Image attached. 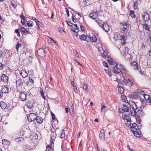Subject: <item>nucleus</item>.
Instances as JSON below:
<instances>
[{
	"mask_svg": "<svg viewBox=\"0 0 151 151\" xmlns=\"http://www.w3.org/2000/svg\"><path fill=\"white\" fill-rule=\"evenodd\" d=\"M122 110H123L122 112H122H124V115L125 114H126V112H128L129 111L128 109V108L127 106L126 105H124L122 107Z\"/></svg>",
	"mask_w": 151,
	"mask_h": 151,
	"instance_id": "nucleus-17",
	"label": "nucleus"
},
{
	"mask_svg": "<svg viewBox=\"0 0 151 151\" xmlns=\"http://www.w3.org/2000/svg\"><path fill=\"white\" fill-rule=\"evenodd\" d=\"M117 64H116V65L112 69V72L113 73L116 74H118L121 71V70L117 67Z\"/></svg>",
	"mask_w": 151,
	"mask_h": 151,
	"instance_id": "nucleus-5",
	"label": "nucleus"
},
{
	"mask_svg": "<svg viewBox=\"0 0 151 151\" xmlns=\"http://www.w3.org/2000/svg\"><path fill=\"white\" fill-rule=\"evenodd\" d=\"M124 58L127 60H132L131 55L129 53L125 54Z\"/></svg>",
	"mask_w": 151,
	"mask_h": 151,
	"instance_id": "nucleus-22",
	"label": "nucleus"
},
{
	"mask_svg": "<svg viewBox=\"0 0 151 151\" xmlns=\"http://www.w3.org/2000/svg\"><path fill=\"white\" fill-rule=\"evenodd\" d=\"M99 137L103 140H105L104 130L103 129L101 130L99 134Z\"/></svg>",
	"mask_w": 151,
	"mask_h": 151,
	"instance_id": "nucleus-13",
	"label": "nucleus"
},
{
	"mask_svg": "<svg viewBox=\"0 0 151 151\" xmlns=\"http://www.w3.org/2000/svg\"><path fill=\"white\" fill-rule=\"evenodd\" d=\"M34 83L33 80L31 78H29L28 81L27 82V85H32Z\"/></svg>",
	"mask_w": 151,
	"mask_h": 151,
	"instance_id": "nucleus-33",
	"label": "nucleus"
},
{
	"mask_svg": "<svg viewBox=\"0 0 151 151\" xmlns=\"http://www.w3.org/2000/svg\"><path fill=\"white\" fill-rule=\"evenodd\" d=\"M142 17L144 22L148 21L150 19V15L147 12H143L142 14Z\"/></svg>",
	"mask_w": 151,
	"mask_h": 151,
	"instance_id": "nucleus-2",
	"label": "nucleus"
},
{
	"mask_svg": "<svg viewBox=\"0 0 151 151\" xmlns=\"http://www.w3.org/2000/svg\"><path fill=\"white\" fill-rule=\"evenodd\" d=\"M21 44H20L18 42L16 46V48L17 50L18 51V49L19 47H20L21 46Z\"/></svg>",
	"mask_w": 151,
	"mask_h": 151,
	"instance_id": "nucleus-44",
	"label": "nucleus"
},
{
	"mask_svg": "<svg viewBox=\"0 0 151 151\" xmlns=\"http://www.w3.org/2000/svg\"><path fill=\"white\" fill-rule=\"evenodd\" d=\"M50 39L52 40V41L56 45H58V43L54 39H53L52 38H50Z\"/></svg>",
	"mask_w": 151,
	"mask_h": 151,
	"instance_id": "nucleus-59",
	"label": "nucleus"
},
{
	"mask_svg": "<svg viewBox=\"0 0 151 151\" xmlns=\"http://www.w3.org/2000/svg\"><path fill=\"white\" fill-rule=\"evenodd\" d=\"M123 51L125 54H126L128 53V52L129 51V50L128 48L127 47H125L123 50Z\"/></svg>",
	"mask_w": 151,
	"mask_h": 151,
	"instance_id": "nucleus-45",
	"label": "nucleus"
},
{
	"mask_svg": "<svg viewBox=\"0 0 151 151\" xmlns=\"http://www.w3.org/2000/svg\"><path fill=\"white\" fill-rule=\"evenodd\" d=\"M34 103V101L33 99L29 100L26 104L27 107L29 109H31L33 107Z\"/></svg>",
	"mask_w": 151,
	"mask_h": 151,
	"instance_id": "nucleus-6",
	"label": "nucleus"
},
{
	"mask_svg": "<svg viewBox=\"0 0 151 151\" xmlns=\"http://www.w3.org/2000/svg\"><path fill=\"white\" fill-rule=\"evenodd\" d=\"M37 115L34 113H30L29 115L27 116V119L29 122L34 121L35 120Z\"/></svg>",
	"mask_w": 151,
	"mask_h": 151,
	"instance_id": "nucleus-3",
	"label": "nucleus"
},
{
	"mask_svg": "<svg viewBox=\"0 0 151 151\" xmlns=\"http://www.w3.org/2000/svg\"><path fill=\"white\" fill-rule=\"evenodd\" d=\"M80 28L81 30L83 32L85 31L86 30V29L82 25H80Z\"/></svg>",
	"mask_w": 151,
	"mask_h": 151,
	"instance_id": "nucleus-56",
	"label": "nucleus"
},
{
	"mask_svg": "<svg viewBox=\"0 0 151 151\" xmlns=\"http://www.w3.org/2000/svg\"><path fill=\"white\" fill-rule=\"evenodd\" d=\"M65 137V131L63 129L62 130V132L60 134V137L61 138H64Z\"/></svg>",
	"mask_w": 151,
	"mask_h": 151,
	"instance_id": "nucleus-42",
	"label": "nucleus"
},
{
	"mask_svg": "<svg viewBox=\"0 0 151 151\" xmlns=\"http://www.w3.org/2000/svg\"><path fill=\"white\" fill-rule=\"evenodd\" d=\"M129 78H124L123 80V82L126 85H127L128 83V81L129 80Z\"/></svg>",
	"mask_w": 151,
	"mask_h": 151,
	"instance_id": "nucleus-40",
	"label": "nucleus"
},
{
	"mask_svg": "<svg viewBox=\"0 0 151 151\" xmlns=\"http://www.w3.org/2000/svg\"><path fill=\"white\" fill-rule=\"evenodd\" d=\"M120 35L118 32H116L114 34V37L116 39H119Z\"/></svg>",
	"mask_w": 151,
	"mask_h": 151,
	"instance_id": "nucleus-31",
	"label": "nucleus"
},
{
	"mask_svg": "<svg viewBox=\"0 0 151 151\" xmlns=\"http://www.w3.org/2000/svg\"><path fill=\"white\" fill-rule=\"evenodd\" d=\"M15 32L17 33V35L18 36H19L20 35V33L18 29H16L15 30Z\"/></svg>",
	"mask_w": 151,
	"mask_h": 151,
	"instance_id": "nucleus-53",
	"label": "nucleus"
},
{
	"mask_svg": "<svg viewBox=\"0 0 151 151\" xmlns=\"http://www.w3.org/2000/svg\"><path fill=\"white\" fill-rule=\"evenodd\" d=\"M52 147V146L47 145L46 146V150L49 151V150H50V149Z\"/></svg>",
	"mask_w": 151,
	"mask_h": 151,
	"instance_id": "nucleus-51",
	"label": "nucleus"
},
{
	"mask_svg": "<svg viewBox=\"0 0 151 151\" xmlns=\"http://www.w3.org/2000/svg\"><path fill=\"white\" fill-rule=\"evenodd\" d=\"M136 121L137 124H140L141 122V119L140 117L137 116L136 117Z\"/></svg>",
	"mask_w": 151,
	"mask_h": 151,
	"instance_id": "nucleus-34",
	"label": "nucleus"
},
{
	"mask_svg": "<svg viewBox=\"0 0 151 151\" xmlns=\"http://www.w3.org/2000/svg\"><path fill=\"white\" fill-rule=\"evenodd\" d=\"M33 22L31 21H28L27 22V25L28 27H32L33 26Z\"/></svg>",
	"mask_w": 151,
	"mask_h": 151,
	"instance_id": "nucleus-32",
	"label": "nucleus"
},
{
	"mask_svg": "<svg viewBox=\"0 0 151 151\" xmlns=\"http://www.w3.org/2000/svg\"><path fill=\"white\" fill-rule=\"evenodd\" d=\"M2 144L4 145H8L9 144L10 142L7 139H3L2 140Z\"/></svg>",
	"mask_w": 151,
	"mask_h": 151,
	"instance_id": "nucleus-26",
	"label": "nucleus"
},
{
	"mask_svg": "<svg viewBox=\"0 0 151 151\" xmlns=\"http://www.w3.org/2000/svg\"><path fill=\"white\" fill-rule=\"evenodd\" d=\"M130 128L133 132L134 131H136L140 130H139L138 127L137 126V124L136 123H134L132 124Z\"/></svg>",
	"mask_w": 151,
	"mask_h": 151,
	"instance_id": "nucleus-8",
	"label": "nucleus"
},
{
	"mask_svg": "<svg viewBox=\"0 0 151 151\" xmlns=\"http://www.w3.org/2000/svg\"><path fill=\"white\" fill-rule=\"evenodd\" d=\"M67 23L69 26L71 27L73 26V24L71 22L68 21L67 22Z\"/></svg>",
	"mask_w": 151,
	"mask_h": 151,
	"instance_id": "nucleus-64",
	"label": "nucleus"
},
{
	"mask_svg": "<svg viewBox=\"0 0 151 151\" xmlns=\"http://www.w3.org/2000/svg\"><path fill=\"white\" fill-rule=\"evenodd\" d=\"M105 71L107 73H109V76H111L110 75V70H109V69H105Z\"/></svg>",
	"mask_w": 151,
	"mask_h": 151,
	"instance_id": "nucleus-61",
	"label": "nucleus"
},
{
	"mask_svg": "<svg viewBox=\"0 0 151 151\" xmlns=\"http://www.w3.org/2000/svg\"><path fill=\"white\" fill-rule=\"evenodd\" d=\"M145 99L147 101L149 99L150 97L148 95L145 94L144 95V96H143Z\"/></svg>",
	"mask_w": 151,
	"mask_h": 151,
	"instance_id": "nucleus-46",
	"label": "nucleus"
},
{
	"mask_svg": "<svg viewBox=\"0 0 151 151\" xmlns=\"http://www.w3.org/2000/svg\"><path fill=\"white\" fill-rule=\"evenodd\" d=\"M75 18L77 19H79L81 17V15L78 13H76L75 15Z\"/></svg>",
	"mask_w": 151,
	"mask_h": 151,
	"instance_id": "nucleus-38",
	"label": "nucleus"
},
{
	"mask_svg": "<svg viewBox=\"0 0 151 151\" xmlns=\"http://www.w3.org/2000/svg\"><path fill=\"white\" fill-rule=\"evenodd\" d=\"M92 39L93 41L94 42H96V41L97 40L96 38L94 35H93Z\"/></svg>",
	"mask_w": 151,
	"mask_h": 151,
	"instance_id": "nucleus-47",
	"label": "nucleus"
},
{
	"mask_svg": "<svg viewBox=\"0 0 151 151\" xmlns=\"http://www.w3.org/2000/svg\"><path fill=\"white\" fill-rule=\"evenodd\" d=\"M121 100L123 102H125L128 101L126 96L124 95H121Z\"/></svg>",
	"mask_w": 151,
	"mask_h": 151,
	"instance_id": "nucleus-28",
	"label": "nucleus"
},
{
	"mask_svg": "<svg viewBox=\"0 0 151 151\" xmlns=\"http://www.w3.org/2000/svg\"><path fill=\"white\" fill-rule=\"evenodd\" d=\"M21 32L23 33V34L24 35L26 34H31V33L29 32V31H28L27 29H26L24 27H21Z\"/></svg>",
	"mask_w": 151,
	"mask_h": 151,
	"instance_id": "nucleus-16",
	"label": "nucleus"
},
{
	"mask_svg": "<svg viewBox=\"0 0 151 151\" xmlns=\"http://www.w3.org/2000/svg\"><path fill=\"white\" fill-rule=\"evenodd\" d=\"M38 55L40 57H43L45 55V52L44 50L42 48H40L38 49L37 51Z\"/></svg>",
	"mask_w": 151,
	"mask_h": 151,
	"instance_id": "nucleus-4",
	"label": "nucleus"
},
{
	"mask_svg": "<svg viewBox=\"0 0 151 151\" xmlns=\"http://www.w3.org/2000/svg\"><path fill=\"white\" fill-rule=\"evenodd\" d=\"M137 1H135L134 2V9H137L138 8V4L137 3Z\"/></svg>",
	"mask_w": 151,
	"mask_h": 151,
	"instance_id": "nucleus-41",
	"label": "nucleus"
},
{
	"mask_svg": "<svg viewBox=\"0 0 151 151\" xmlns=\"http://www.w3.org/2000/svg\"><path fill=\"white\" fill-rule=\"evenodd\" d=\"M0 106L2 109H5L6 107V104L3 101L0 103Z\"/></svg>",
	"mask_w": 151,
	"mask_h": 151,
	"instance_id": "nucleus-30",
	"label": "nucleus"
},
{
	"mask_svg": "<svg viewBox=\"0 0 151 151\" xmlns=\"http://www.w3.org/2000/svg\"><path fill=\"white\" fill-rule=\"evenodd\" d=\"M132 68L136 70H138V66L137 63L135 62H133L131 64Z\"/></svg>",
	"mask_w": 151,
	"mask_h": 151,
	"instance_id": "nucleus-18",
	"label": "nucleus"
},
{
	"mask_svg": "<svg viewBox=\"0 0 151 151\" xmlns=\"http://www.w3.org/2000/svg\"><path fill=\"white\" fill-rule=\"evenodd\" d=\"M108 63L110 65H112L114 64V62L113 61V59L110 58L109 59L107 60Z\"/></svg>",
	"mask_w": 151,
	"mask_h": 151,
	"instance_id": "nucleus-27",
	"label": "nucleus"
},
{
	"mask_svg": "<svg viewBox=\"0 0 151 151\" xmlns=\"http://www.w3.org/2000/svg\"><path fill=\"white\" fill-rule=\"evenodd\" d=\"M119 39L123 40V41L122 42V43H125V41L126 40V37L125 36L123 35H120Z\"/></svg>",
	"mask_w": 151,
	"mask_h": 151,
	"instance_id": "nucleus-25",
	"label": "nucleus"
},
{
	"mask_svg": "<svg viewBox=\"0 0 151 151\" xmlns=\"http://www.w3.org/2000/svg\"><path fill=\"white\" fill-rule=\"evenodd\" d=\"M122 26L121 29L123 31H125L126 30L129 28V25L127 22L122 24Z\"/></svg>",
	"mask_w": 151,
	"mask_h": 151,
	"instance_id": "nucleus-10",
	"label": "nucleus"
},
{
	"mask_svg": "<svg viewBox=\"0 0 151 151\" xmlns=\"http://www.w3.org/2000/svg\"><path fill=\"white\" fill-rule=\"evenodd\" d=\"M102 27L103 29L106 32H108L109 29V26L107 23H103V25Z\"/></svg>",
	"mask_w": 151,
	"mask_h": 151,
	"instance_id": "nucleus-14",
	"label": "nucleus"
},
{
	"mask_svg": "<svg viewBox=\"0 0 151 151\" xmlns=\"http://www.w3.org/2000/svg\"><path fill=\"white\" fill-rule=\"evenodd\" d=\"M70 79L71 81V83L74 82V78L73 76H70L69 78Z\"/></svg>",
	"mask_w": 151,
	"mask_h": 151,
	"instance_id": "nucleus-54",
	"label": "nucleus"
},
{
	"mask_svg": "<svg viewBox=\"0 0 151 151\" xmlns=\"http://www.w3.org/2000/svg\"><path fill=\"white\" fill-rule=\"evenodd\" d=\"M137 113L138 115H139V116H142L143 115V112L141 110H138Z\"/></svg>",
	"mask_w": 151,
	"mask_h": 151,
	"instance_id": "nucleus-48",
	"label": "nucleus"
},
{
	"mask_svg": "<svg viewBox=\"0 0 151 151\" xmlns=\"http://www.w3.org/2000/svg\"><path fill=\"white\" fill-rule=\"evenodd\" d=\"M9 88L7 85H3L2 87L1 91L3 93H8Z\"/></svg>",
	"mask_w": 151,
	"mask_h": 151,
	"instance_id": "nucleus-9",
	"label": "nucleus"
},
{
	"mask_svg": "<svg viewBox=\"0 0 151 151\" xmlns=\"http://www.w3.org/2000/svg\"><path fill=\"white\" fill-rule=\"evenodd\" d=\"M89 16L91 18L95 19L98 17V14L97 12H93L89 14Z\"/></svg>",
	"mask_w": 151,
	"mask_h": 151,
	"instance_id": "nucleus-7",
	"label": "nucleus"
},
{
	"mask_svg": "<svg viewBox=\"0 0 151 151\" xmlns=\"http://www.w3.org/2000/svg\"><path fill=\"white\" fill-rule=\"evenodd\" d=\"M35 120H36L37 122L39 124L42 123L43 121V119L42 117L39 116H37V115Z\"/></svg>",
	"mask_w": 151,
	"mask_h": 151,
	"instance_id": "nucleus-21",
	"label": "nucleus"
},
{
	"mask_svg": "<svg viewBox=\"0 0 151 151\" xmlns=\"http://www.w3.org/2000/svg\"><path fill=\"white\" fill-rule=\"evenodd\" d=\"M143 26L145 29L148 31H149L150 27L148 26L146 24H144Z\"/></svg>",
	"mask_w": 151,
	"mask_h": 151,
	"instance_id": "nucleus-39",
	"label": "nucleus"
},
{
	"mask_svg": "<svg viewBox=\"0 0 151 151\" xmlns=\"http://www.w3.org/2000/svg\"><path fill=\"white\" fill-rule=\"evenodd\" d=\"M8 79V77L5 74H3L1 77V80L2 82H6Z\"/></svg>",
	"mask_w": 151,
	"mask_h": 151,
	"instance_id": "nucleus-20",
	"label": "nucleus"
},
{
	"mask_svg": "<svg viewBox=\"0 0 151 151\" xmlns=\"http://www.w3.org/2000/svg\"><path fill=\"white\" fill-rule=\"evenodd\" d=\"M17 86L19 87L22 86L23 83L22 80L19 78H17L16 81Z\"/></svg>",
	"mask_w": 151,
	"mask_h": 151,
	"instance_id": "nucleus-11",
	"label": "nucleus"
},
{
	"mask_svg": "<svg viewBox=\"0 0 151 151\" xmlns=\"http://www.w3.org/2000/svg\"><path fill=\"white\" fill-rule=\"evenodd\" d=\"M40 93L41 94V96H42V98L44 99H45V97L44 96V92L43 91V90L42 89L40 91Z\"/></svg>",
	"mask_w": 151,
	"mask_h": 151,
	"instance_id": "nucleus-37",
	"label": "nucleus"
},
{
	"mask_svg": "<svg viewBox=\"0 0 151 151\" xmlns=\"http://www.w3.org/2000/svg\"><path fill=\"white\" fill-rule=\"evenodd\" d=\"M27 95L25 92L21 93L20 95V99L22 101H24L26 100Z\"/></svg>",
	"mask_w": 151,
	"mask_h": 151,
	"instance_id": "nucleus-12",
	"label": "nucleus"
},
{
	"mask_svg": "<svg viewBox=\"0 0 151 151\" xmlns=\"http://www.w3.org/2000/svg\"><path fill=\"white\" fill-rule=\"evenodd\" d=\"M21 139H22V138H18L15 139V140L16 141L19 142L21 141Z\"/></svg>",
	"mask_w": 151,
	"mask_h": 151,
	"instance_id": "nucleus-63",
	"label": "nucleus"
},
{
	"mask_svg": "<svg viewBox=\"0 0 151 151\" xmlns=\"http://www.w3.org/2000/svg\"><path fill=\"white\" fill-rule=\"evenodd\" d=\"M128 83L131 85V86H132L133 84V83L132 82L130 79H129Z\"/></svg>",
	"mask_w": 151,
	"mask_h": 151,
	"instance_id": "nucleus-62",
	"label": "nucleus"
},
{
	"mask_svg": "<svg viewBox=\"0 0 151 151\" xmlns=\"http://www.w3.org/2000/svg\"><path fill=\"white\" fill-rule=\"evenodd\" d=\"M103 63L104 66L107 67V68H108V65L106 62L105 61H103Z\"/></svg>",
	"mask_w": 151,
	"mask_h": 151,
	"instance_id": "nucleus-57",
	"label": "nucleus"
},
{
	"mask_svg": "<svg viewBox=\"0 0 151 151\" xmlns=\"http://www.w3.org/2000/svg\"><path fill=\"white\" fill-rule=\"evenodd\" d=\"M118 92L120 94L123 93L124 92V90L123 88L121 86H118Z\"/></svg>",
	"mask_w": 151,
	"mask_h": 151,
	"instance_id": "nucleus-23",
	"label": "nucleus"
},
{
	"mask_svg": "<svg viewBox=\"0 0 151 151\" xmlns=\"http://www.w3.org/2000/svg\"><path fill=\"white\" fill-rule=\"evenodd\" d=\"M122 118L124 120L125 123L128 126L130 125V127L132 125L131 122V119L130 117L127 115V114L124 115V112H122Z\"/></svg>",
	"mask_w": 151,
	"mask_h": 151,
	"instance_id": "nucleus-1",
	"label": "nucleus"
},
{
	"mask_svg": "<svg viewBox=\"0 0 151 151\" xmlns=\"http://www.w3.org/2000/svg\"><path fill=\"white\" fill-rule=\"evenodd\" d=\"M121 67L122 69L124 70V71H127V69L125 67H124V66H123L122 65L120 64V67Z\"/></svg>",
	"mask_w": 151,
	"mask_h": 151,
	"instance_id": "nucleus-49",
	"label": "nucleus"
},
{
	"mask_svg": "<svg viewBox=\"0 0 151 151\" xmlns=\"http://www.w3.org/2000/svg\"><path fill=\"white\" fill-rule=\"evenodd\" d=\"M33 70H32L28 71V73L31 75H33Z\"/></svg>",
	"mask_w": 151,
	"mask_h": 151,
	"instance_id": "nucleus-52",
	"label": "nucleus"
},
{
	"mask_svg": "<svg viewBox=\"0 0 151 151\" xmlns=\"http://www.w3.org/2000/svg\"><path fill=\"white\" fill-rule=\"evenodd\" d=\"M20 73L24 78H26L28 76V73L25 70H22L21 71Z\"/></svg>",
	"mask_w": 151,
	"mask_h": 151,
	"instance_id": "nucleus-19",
	"label": "nucleus"
},
{
	"mask_svg": "<svg viewBox=\"0 0 151 151\" xmlns=\"http://www.w3.org/2000/svg\"><path fill=\"white\" fill-rule=\"evenodd\" d=\"M96 22L101 27H102V26L101 25H103V23H102V21L101 20H98L96 21Z\"/></svg>",
	"mask_w": 151,
	"mask_h": 151,
	"instance_id": "nucleus-43",
	"label": "nucleus"
},
{
	"mask_svg": "<svg viewBox=\"0 0 151 151\" xmlns=\"http://www.w3.org/2000/svg\"><path fill=\"white\" fill-rule=\"evenodd\" d=\"M134 135L137 137H138L140 136L141 132L140 130L133 132Z\"/></svg>",
	"mask_w": 151,
	"mask_h": 151,
	"instance_id": "nucleus-24",
	"label": "nucleus"
},
{
	"mask_svg": "<svg viewBox=\"0 0 151 151\" xmlns=\"http://www.w3.org/2000/svg\"><path fill=\"white\" fill-rule=\"evenodd\" d=\"M83 88L85 90H87L88 88L87 86L85 84H84L83 86Z\"/></svg>",
	"mask_w": 151,
	"mask_h": 151,
	"instance_id": "nucleus-58",
	"label": "nucleus"
},
{
	"mask_svg": "<svg viewBox=\"0 0 151 151\" xmlns=\"http://www.w3.org/2000/svg\"><path fill=\"white\" fill-rule=\"evenodd\" d=\"M130 16L132 18H134L135 17V15L134 14V11L131 10L129 11Z\"/></svg>",
	"mask_w": 151,
	"mask_h": 151,
	"instance_id": "nucleus-35",
	"label": "nucleus"
},
{
	"mask_svg": "<svg viewBox=\"0 0 151 151\" xmlns=\"http://www.w3.org/2000/svg\"><path fill=\"white\" fill-rule=\"evenodd\" d=\"M129 104L134 110H136L137 109V105L134 102L131 101L129 102Z\"/></svg>",
	"mask_w": 151,
	"mask_h": 151,
	"instance_id": "nucleus-15",
	"label": "nucleus"
},
{
	"mask_svg": "<svg viewBox=\"0 0 151 151\" xmlns=\"http://www.w3.org/2000/svg\"><path fill=\"white\" fill-rule=\"evenodd\" d=\"M136 110H134V112H132L131 113V115L134 116L135 115L137 114Z\"/></svg>",
	"mask_w": 151,
	"mask_h": 151,
	"instance_id": "nucleus-55",
	"label": "nucleus"
},
{
	"mask_svg": "<svg viewBox=\"0 0 151 151\" xmlns=\"http://www.w3.org/2000/svg\"><path fill=\"white\" fill-rule=\"evenodd\" d=\"M79 38L81 40H85L87 39V37L84 35H80Z\"/></svg>",
	"mask_w": 151,
	"mask_h": 151,
	"instance_id": "nucleus-29",
	"label": "nucleus"
},
{
	"mask_svg": "<svg viewBox=\"0 0 151 151\" xmlns=\"http://www.w3.org/2000/svg\"><path fill=\"white\" fill-rule=\"evenodd\" d=\"M71 29L74 32L78 33V29H76L73 27V26L71 27Z\"/></svg>",
	"mask_w": 151,
	"mask_h": 151,
	"instance_id": "nucleus-36",
	"label": "nucleus"
},
{
	"mask_svg": "<svg viewBox=\"0 0 151 151\" xmlns=\"http://www.w3.org/2000/svg\"><path fill=\"white\" fill-rule=\"evenodd\" d=\"M51 115L52 116V119L53 120H55V114L53 113H51Z\"/></svg>",
	"mask_w": 151,
	"mask_h": 151,
	"instance_id": "nucleus-60",
	"label": "nucleus"
},
{
	"mask_svg": "<svg viewBox=\"0 0 151 151\" xmlns=\"http://www.w3.org/2000/svg\"><path fill=\"white\" fill-rule=\"evenodd\" d=\"M106 108H107V107H106V106H103L102 107H101V111H102V112H104V110H106Z\"/></svg>",
	"mask_w": 151,
	"mask_h": 151,
	"instance_id": "nucleus-50",
	"label": "nucleus"
}]
</instances>
